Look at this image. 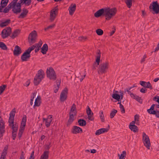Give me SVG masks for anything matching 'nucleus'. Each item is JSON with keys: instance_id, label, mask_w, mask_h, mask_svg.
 <instances>
[{"instance_id": "f257e3e1", "label": "nucleus", "mask_w": 159, "mask_h": 159, "mask_svg": "<svg viewBox=\"0 0 159 159\" xmlns=\"http://www.w3.org/2000/svg\"><path fill=\"white\" fill-rule=\"evenodd\" d=\"M94 16L97 18L104 16L106 20H109V7L102 8L98 10L94 13Z\"/></svg>"}, {"instance_id": "f03ea898", "label": "nucleus", "mask_w": 159, "mask_h": 159, "mask_svg": "<svg viewBox=\"0 0 159 159\" xmlns=\"http://www.w3.org/2000/svg\"><path fill=\"white\" fill-rule=\"evenodd\" d=\"M77 113L76 107L75 104H72L71 107L70 111L69 113V117L68 120L66 125L67 127H69L72 123L74 120V116L76 115Z\"/></svg>"}, {"instance_id": "7ed1b4c3", "label": "nucleus", "mask_w": 159, "mask_h": 159, "mask_svg": "<svg viewBox=\"0 0 159 159\" xmlns=\"http://www.w3.org/2000/svg\"><path fill=\"white\" fill-rule=\"evenodd\" d=\"M109 63L108 62H103L99 65L98 69V72L99 74L102 75L106 73L108 70Z\"/></svg>"}, {"instance_id": "20e7f679", "label": "nucleus", "mask_w": 159, "mask_h": 159, "mask_svg": "<svg viewBox=\"0 0 159 159\" xmlns=\"http://www.w3.org/2000/svg\"><path fill=\"white\" fill-rule=\"evenodd\" d=\"M26 116L24 115L22 117L21 120V123L20 126V129L19 130V132L18 134V136L19 139L22 136L23 133L25 129V127L26 125Z\"/></svg>"}, {"instance_id": "39448f33", "label": "nucleus", "mask_w": 159, "mask_h": 159, "mask_svg": "<svg viewBox=\"0 0 159 159\" xmlns=\"http://www.w3.org/2000/svg\"><path fill=\"white\" fill-rule=\"evenodd\" d=\"M37 34L35 30H33L29 34L28 37V42L30 45H32L36 41Z\"/></svg>"}, {"instance_id": "423d86ee", "label": "nucleus", "mask_w": 159, "mask_h": 159, "mask_svg": "<svg viewBox=\"0 0 159 159\" xmlns=\"http://www.w3.org/2000/svg\"><path fill=\"white\" fill-rule=\"evenodd\" d=\"M47 77L50 79L55 80L57 79L55 72L52 67L47 68L46 71Z\"/></svg>"}, {"instance_id": "0eeeda50", "label": "nucleus", "mask_w": 159, "mask_h": 159, "mask_svg": "<svg viewBox=\"0 0 159 159\" xmlns=\"http://www.w3.org/2000/svg\"><path fill=\"white\" fill-rule=\"evenodd\" d=\"M143 142L144 146L148 149H150L151 146L150 139L149 137L144 132L143 133Z\"/></svg>"}, {"instance_id": "6e6552de", "label": "nucleus", "mask_w": 159, "mask_h": 159, "mask_svg": "<svg viewBox=\"0 0 159 159\" xmlns=\"http://www.w3.org/2000/svg\"><path fill=\"white\" fill-rule=\"evenodd\" d=\"M97 56H96V61L92 66L93 70H95L96 69L99 65L101 57V52L99 50H98L97 51Z\"/></svg>"}, {"instance_id": "1a4fd4ad", "label": "nucleus", "mask_w": 159, "mask_h": 159, "mask_svg": "<svg viewBox=\"0 0 159 159\" xmlns=\"http://www.w3.org/2000/svg\"><path fill=\"white\" fill-rule=\"evenodd\" d=\"M149 8L150 10L152 9L154 11L152 13L157 14L159 13V4L157 1L153 2L151 4Z\"/></svg>"}, {"instance_id": "9d476101", "label": "nucleus", "mask_w": 159, "mask_h": 159, "mask_svg": "<svg viewBox=\"0 0 159 159\" xmlns=\"http://www.w3.org/2000/svg\"><path fill=\"white\" fill-rule=\"evenodd\" d=\"M11 32V28L10 27H7L4 29L1 32V35L2 38L4 39L10 36Z\"/></svg>"}, {"instance_id": "9b49d317", "label": "nucleus", "mask_w": 159, "mask_h": 159, "mask_svg": "<svg viewBox=\"0 0 159 159\" xmlns=\"http://www.w3.org/2000/svg\"><path fill=\"white\" fill-rule=\"evenodd\" d=\"M58 10L57 7H56L50 11L49 19L50 22H52L56 18Z\"/></svg>"}, {"instance_id": "f8f14e48", "label": "nucleus", "mask_w": 159, "mask_h": 159, "mask_svg": "<svg viewBox=\"0 0 159 159\" xmlns=\"http://www.w3.org/2000/svg\"><path fill=\"white\" fill-rule=\"evenodd\" d=\"M68 93V89L66 87L62 91L60 94V100L61 102H63L66 100Z\"/></svg>"}, {"instance_id": "ddd939ff", "label": "nucleus", "mask_w": 159, "mask_h": 159, "mask_svg": "<svg viewBox=\"0 0 159 159\" xmlns=\"http://www.w3.org/2000/svg\"><path fill=\"white\" fill-rule=\"evenodd\" d=\"M155 105L153 104L150 108L147 110L148 113L150 114L155 115L157 118H159V111H156L154 110Z\"/></svg>"}, {"instance_id": "4468645a", "label": "nucleus", "mask_w": 159, "mask_h": 159, "mask_svg": "<svg viewBox=\"0 0 159 159\" xmlns=\"http://www.w3.org/2000/svg\"><path fill=\"white\" fill-rule=\"evenodd\" d=\"M8 122L9 123V126L12 130V131L17 132L18 124L17 123H14V121H8Z\"/></svg>"}, {"instance_id": "2eb2a0df", "label": "nucleus", "mask_w": 159, "mask_h": 159, "mask_svg": "<svg viewBox=\"0 0 159 159\" xmlns=\"http://www.w3.org/2000/svg\"><path fill=\"white\" fill-rule=\"evenodd\" d=\"M21 4L19 2L17 3L16 4L15 8L12 9V11L14 13L17 14L21 12Z\"/></svg>"}, {"instance_id": "dca6fc26", "label": "nucleus", "mask_w": 159, "mask_h": 159, "mask_svg": "<svg viewBox=\"0 0 159 159\" xmlns=\"http://www.w3.org/2000/svg\"><path fill=\"white\" fill-rule=\"evenodd\" d=\"M30 57V54L26 50L21 55V59L22 61H27L29 59Z\"/></svg>"}, {"instance_id": "f3484780", "label": "nucleus", "mask_w": 159, "mask_h": 159, "mask_svg": "<svg viewBox=\"0 0 159 159\" xmlns=\"http://www.w3.org/2000/svg\"><path fill=\"white\" fill-rule=\"evenodd\" d=\"M71 132L73 134L81 133L83 132V130L82 128L79 127L74 126L72 128Z\"/></svg>"}, {"instance_id": "a211bd4d", "label": "nucleus", "mask_w": 159, "mask_h": 159, "mask_svg": "<svg viewBox=\"0 0 159 159\" xmlns=\"http://www.w3.org/2000/svg\"><path fill=\"white\" fill-rule=\"evenodd\" d=\"M52 115H50L47 118H43V121L45 120V125L47 127H48L50 126L52 120Z\"/></svg>"}, {"instance_id": "6ab92c4d", "label": "nucleus", "mask_w": 159, "mask_h": 159, "mask_svg": "<svg viewBox=\"0 0 159 159\" xmlns=\"http://www.w3.org/2000/svg\"><path fill=\"white\" fill-rule=\"evenodd\" d=\"M76 9V5L75 4L72 3L69 7L68 10L69 12V14L70 15H72Z\"/></svg>"}, {"instance_id": "aec40b11", "label": "nucleus", "mask_w": 159, "mask_h": 159, "mask_svg": "<svg viewBox=\"0 0 159 159\" xmlns=\"http://www.w3.org/2000/svg\"><path fill=\"white\" fill-rule=\"evenodd\" d=\"M5 123L2 117L0 116V133L3 134L5 133Z\"/></svg>"}, {"instance_id": "412c9836", "label": "nucleus", "mask_w": 159, "mask_h": 159, "mask_svg": "<svg viewBox=\"0 0 159 159\" xmlns=\"http://www.w3.org/2000/svg\"><path fill=\"white\" fill-rule=\"evenodd\" d=\"M44 75L45 74L43 70L42 69H40L38 71L37 73L36 74L35 77L38 79H41V80H42L44 78Z\"/></svg>"}, {"instance_id": "4be33fe9", "label": "nucleus", "mask_w": 159, "mask_h": 159, "mask_svg": "<svg viewBox=\"0 0 159 159\" xmlns=\"http://www.w3.org/2000/svg\"><path fill=\"white\" fill-rule=\"evenodd\" d=\"M21 53L20 48L18 45L15 46L13 51V54L15 56H18Z\"/></svg>"}, {"instance_id": "5701e85b", "label": "nucleus", "mask_w": 159, "mask_h": 159, "mask_svg": "<svg viewBox=\"0 0 159 159\" xmlns=\"http://www.w3.org/2000/svg\"><path fill=\"white\" fill-rule=\"evenodd\" d=\"M9 0H2L0 2V12H2L3 8L5 7L7 5Z\"/></svg>"}, {"instance_id": "b1692460", "label": "nucleus", "mask_w": 159, "mask_h": 159, "mask_svg": "<svg viewBox=\"0 0 159 159\" xmlns=\"http://www.w3.org/2000/svg\"><path fill=\"white\" fill-rule=\"evenodd\" d=\"M16 112V109L15 108H14L11 111L10 113V116L9 117L8 121H14V118Z\"/></svg>"}, {"instance_id": "393cba45", "label": "nucleus", "mask_w": 159, "mask_h": 159, "mask_svg": "<svg viewBox=\"0 0 159 159\" xmlns=\"http://www.w3.org/2000/svg\"><path fill=\"white\" fill-rule=\"evenodd\" d=\"M28 11L25 8L22 9V12L21 13L20 15L18 16L19 18H23L25 17L28 13Z\"/></svg>"}, {"instance_id": "a878e982", "label": "nucleus", "mask_w": 159, "mask_h": 159, "mask_svg": "<svg viewBox=\"0 0 159 159\" xmlns=\"http://www.w3.org/2000/svg\"><path fill=\"white\" fill-rule=\"evenodd\" d=\"M109 129L106 128H101L97 130L95 132V134L96 135H99L100 134L106 132L108 131Z\"/></svg>"}, {"instance_id": "bb28decb", "label": "nucleus", "mask_w": 159, "mask_h": 159, "mask_svg": "<svg viewBox=\"0 0 159 159\" xmlns=\"http://www.w3.org/2000/svg\"><path fill=\"white\" fill-rule=\"evenodd\" d=\"M48 50V47L46 43L44 44L41 49V52L43 54H45Z\"/></svg>"}, {"instance_id": "cd10ccee", "label": "nucleus", "mask_w": 159, "mask_h": 159, "mask_svg": "<svg viewBox=\"0 0 159 159\" xmlns=\"http://www.w3.org/2000/svg\"><path fill=\"white\" fill-rule=\"evenodd\" d=\"M117 12V9L116 7H113L110 9V19L111 18L115 16Z\"/></svg>"}, {"instance_id": "c85d7f7f", "label": "nucleus", "mask_w": 159, "mask_h": 159, "mask_svg": "<svg viewBox=\"0 0 159 159\" xmlns=\"http://www.w3.org/2000/svg\"><path fill=\"white\" fill-rule=\"evenodd\" d=\"M49 151H45L41 156L40 159H48Z\"/></svg>"}, {"instance_id": "c756f323", "label": "nucleus", "mask_w": 159, "mask_h": 159, "mask_svg": "<svg viewBox=\"0 0 159 159\" xmlns=\"http://www.w3.org/2000/svg\"><path fill=\"white\" fill-rule=\"evenodd\" d=\"M20 30L19 29L15 30L11 36V38L13 39L17 37L18 35L20 33Z\"/></svg>"}, {"instance_id": "7c9ffc66", "label": "nucleus", "mask_w": 159, "mask_h": 159, "mask_svg": "<svg viewBox=\"0 0 159 159\" xmlns=\"http://www.w3.org/2000/svg\"><path fill=\"white\" fill-rule=\"evenodd\" d=\"M11 20L10 19H7L5 21L1 23L0 24V26L1 27H4L10 23Z\"/></svg>"}, {"instance_id": "2f4dec72", "label": "nucleus", "mask_w": 159, "mask_h": 159, "mask_svg": "<svg viewBox=\"0 0 159 159\" xmlns=\"http://www.w3.org/2000/svg\"><path fill=\"white\" fill-rule=\"evenodd\" d=\"M129 127L131 131L134 133L138 131V127L135 125H129Z\"/></svg>"}, {"instance_id": "473e14b6", "label": "nucleus", "mask_w": 159, "mask_h": 159, "mask_svg": "<svg viewBox=\"0 0 159 159\" xmlns=\"http://www.w3.org/2000/svg\"><path fill=\"white\" fill-rule=\"evenodd\" d=\"M78 123L80 126H85L86 124V121L83 119H80L78 120Z\"/></svg>"}, {"instance_id": "72a5a7b5", "label": "nucleus", "mask_w": 159, "mask_h": 159, "mask_svg": "<svg viewBox=\"0 0 159 159\" xmlns=\"http://www.w3.org/2000/svg\"><path fill=\"white\" fill-rule=\"evenodd\" d=\"M40 100V98L39 97H38L35 100L34 107H38L40 105V103L39 102Z\"/></svg>"}, {"instance_id": "f704fd0d", "label": "nucleus", "mask_w": 159, "mask_h": 159, "mask_svg": "<svg viewBox=\"0 0 159 159\" xmlns=\"http://www.w3.org/2000/svg\"><path fill=\"white\" fill-rule=\"evenodd\" d=\"M126 155V151H124L122 152V153L120 155L118 154V156L119 157V159H125Z\"/></svg>"}, {"instance_id": "c9c22d12", "label": "nucleus", "mask_w": 159, "mask_h": 159, "mask_svg": "<svg viewBox=\"0 0 159 159\" xmlns=\"http://www.w3.org/2000/svg\"><path fill=\"white\" fill-rule=\"evenodd\" d=\"M112 97L113 98L116 100L118 102L120 101V96L119 94L115 93H113L112 94Z\"/></svg>"}, {"instance_id": "e433bc0d", "label": "nucleus", "mask_w": 159, "mask_h": 159, "mask_svg": "<svg viewBox=\"0 0 159 159\" xmlns=\"http://www.w3.org/2000/svg\"><path fill=\"white\" fill-rule=\"evenodd\" d=\"M41 81L42 80H41V79H38L35 77L34 80V85L35 86L38 85Z\"/></svg>"}, {"instance_id": "4c0bfd02", "label": "nucleus", "mask_w": 159, "mask_h": 159, "mask_svg": "<svg viewBox=\"0 0 159 159\" xmlns=\"http://www.w3.org/2000/svg\"><path fill=\"white\" fill-rule=\"evenodd\" d=\"M134 1V0H126L125 1V3L127 6L130 8L132 5V2Z\"/></svg>"}, {"instance_id": "58836bf2", "label": "nucleus", "mask_w": 159, "mask_h": 159, "mask_svg": "<svg viewBox=\"0 0 159 159\" xmlns=\"http://www.w3.org/2000/svg\"><path fill=\"white\" fill-rule=\"evenodd\" d=\"M61 80L58 82V83L57 82V85L54 87L55 89H54V92L56 93L58 91L60 85Z\"/></svg>"}, {"instance_id": "ea45409f", "label": "nucleus", "mask_w": 159, "mask_h": 159, "mask_svg": "<svg viewBox=\"0 0 159 159\" xmlns=\"http://www.w3.org/2000/svg\"><path fill=\"white\" fill-rule=\"evenodd\" d=\"M0 48L3 50H7V48L5 44L2 42H0Z\"/></svg>"}, {"instance_id": "a19ab883", "label": "nucleus", "mask_w": 159, "mask_h": 159, "mask_svg": "<svg viewBox=\"0 0 159 159\" xmlns=\"http://www.w3.org/2000/svg\"><path fill=\"white\" fill-rule=\"evenodd\" d=\"M130 96L132 98L135 99L137 101L139 102L140 100V98L136 95H134L133 93L131 94Z\"/></svg>"}, {"instance_id": "79ce46f5", "label": "nucleus", "mask_w": 159, "mask_h": 159, "mask_svg": "<svg viewBox=\"0 0 159 159\" xmlns=\"http://www.w3.org/2000/svg\"><path fill=\"white\" fill-rule=\"evenodd\" d=\"M6 85H2L0 86V95L4 92L5 89L7 87Z\"/></svg>"}, {"instance_id": "37998d69", "label": "nucleus", "mask_w": 159, "mask_h": 159, "mask_svg": "<svg viewBox=\"0 0 159 159\" xmlns=\"http://www.w3.org/2000/svg\"><path fill=\"white\" fill-rule=\"evenodd\" d=\"M36 45L37 43L35 45H32L31 47H30L29 48H28V49H27L26 50L27 51H28L29 52L30 54V53L31 52V51L33 50L36 47Z\"/></svg>"}, {"instance_id": "c03bdc74", "label": "nucleus", "mask_w": 159, "mask_h": 159, "mask_svg": "<svg viewBox=\"0 0 159 159\" xmlns=\"http://www.w3.org/2000/svg\"><path fill=\"white\" fill-rule=\"evenodd\" d=\"M36 45L37 43L35 45H32L31 47H30L29 48H28V49H27L26 50L27 51H28L29 52L30 54V53L31 52V51L33 50L36 47Z\"/></svg>"}, {"instance_id": "a18cd8bd", "label": "nucleus", "mask_w": 159, "mask_h": 159, "mask_svg": "<svg viewBox=\"0 0 159 159\" xmlns=\"http://www.w3.org/2000/svg\"><path fill=\"white\" fill-rule=\"evenodd\" d=\"M36 45L37 43L35 45H32L31 47H30L29 48H28V49H27L26 50L27 51H28L29 52L30 54V53L31 52V51L33 50L36 47Z\"/></svg>"}, {"instance_id": "49530a36", "label": "nucleus", "mask_w": 159, "mask_h": 159, "mask_svg": "<svg viewBox=\"0 0 159 159\" xmlns=\"http://www.w3.org/2000/svg\"><path fill=\"white\" fill-rule=\"evenodd\" d=\"M117 112V111L116 110L114 109H113L112 111L111 112L110 114V117L111 118H113L116 115V114Z\"/></svg>"}, {"instance_id": "de8ad7c7", "label": "nucleus", "mask_w": 159, "mask_h": 159, "mask_svg": "<svg viewBox=\"0 0 159 159\" xmlns=\"http://www.w3.org/2000/svg\"><path fill=\"white\" fill-rule=\"evenodd\" d=\"M88 115V118L89 120L93 121L94 120V118L93 117V114L92 113L91 114H87Z\"/></svg>"}, {"instance_id": "09e8293b", "label": "nucleus", "mask_w": 159, "mask_h": 159, "mask_svg": "<svg viewBox=\"0 0 159 159\" xmlns=\"http://www.w3.org/2000/svg\"><path fill=\"white\" fill-rule=\"evenodd\" d=\"M88 115V118L89 120L93 121L94 120V118L93 117V114L92 113L91 114H87Z\"/></svg>"}, {"instance_id": "8fccbe9b", "label": "nucleus", "mask_w": 159, "mask_h": 159, "mask_svg": "<svg viewBox=\"0 0 159 159\" xmlns=\"http://www.w3.org/2000/svg\"><path fill=\"white\" fill-rule=\"evenodd\" d=\"M88 115V118L89 120L93 121L94 120V118L93 117V114L92 113L91 114H87Z\"/></svg>"}, {"instance_id": "3c124183", "label": "nucleus", "mask_w": 159, "mask_h": 159, "mask_svg": "<svg viewBox=\"0 0 159 159\" xmlns=\"http://www.w3.org/2000/svg\"><path fill=\"white\" fill-rule=\"evenodd\" d=\"M96 32L98 35H102L103 33V31L100 29H97L96 31Z\"/></svg>"}, {"instance_id": "603ef678", "label": "nucleus", "mask_w": 159, "mask_h": 159, "mask_svg": "<svg viewBox=\"0 0 159 159\" xmlns=\"http://www.w3.org/2000/svg\"><path fill=\"white\" fill-rule=\"evenodd\" d=\"M100 117L101 119V121L102 122H103L104 121V117L103 114V111H101L100 112Z\"/></svg>"}, {"instance_id": "864d4df0", "label": "nucleus", "mask_w": 159, "mask_h": 159, "mask_svg": "<svg viewBox=\"0 0 159 159\" xmlns=\"http://www.w3.org/2000/svg\"><path fill=\"white\" fill-rule=\"evenodd\" d=\"M87 39V38L86 36H81L79 37L78 38L79 40L81 41H86Z\"/></svg>"}, {"instance_id": "5fc2aeb1", "label": "nucleus", "mask_w": 159, "mask_h": 159, "mask_svg": "<svg viewBox=\"0 0 159 159\" xmlns=\"http://www.w3.org/2000/svg\"><path fill=\"white\" fill-rule=\"evenodd\" d=\"M145 87L149 89H153L152 86L149 82H146Z\"/></svg>"}, {"instance_id": "6e6d98bb", "label": "nucleus", "mask_w": 159, "mask_h": 159, "mask_svg": "<svg viewBox=\"0 0 159 159\" xmlns=\"http://www.w3.org/2000/svg\"><path fill=\"white\" fill-rule=\"evenodd\" d=\"M31 2V0H24V4L26 6H29Z\"/></svg>"}, {"instance_id": "4d7b16f0", "label": "nucleus", "mask_w": 159, "mask_h": 159, "mask_svg": "<svg viewBox=\"0 0 159 159\" xmlns=\"http://www.w3.org/2000/svg\"><path fill=\"white\" fill-rule=\"evenodd\" d=\"M42 44V41L41 40H40L39 43L37 44L36 48H41Z\"/></svg>"}, {"instance_id": "13d9d810", "label": "nucleus", "mask_w": 159, "mask_h": 159, "mask_svg": "<svg viewBox=\"0 0 159 159\" xmlns=\"http://www.w3.org/2000/svg\"><path fill=\"white\" fill-rule=\"evenodd\" d=\"M8 5L10 6V7H11L12 9H13L14 8H15L16 4L12 1L10 4Z\"/></svg>"}, {"instance_id": "bf43d9fd", "label": "nucleus", "mask_w": 159, "mask_h": 159, "mask_svg": "<svg viewBox=\"0 0 159 159\" xmlns=\"http://www.w3.org/2000/svg\"><path fill=\"white\" fill-rule=\"evenodd\" d=\"M55 25L54 24H53L52 25L48 26V27L44 29V30L45 31H46L49 29H52V28H53Z\"/></svg>"}, {"instance_id": "052dcab7", "label": "nucleus", "mask_w": 159, "mask_h": 159, "mask_svg": "<svg viewBox=\"0 0 159 159\" xmlns=\"http://www.w3.org/2000/svg\"><path fill=\"white\" fill-rule=\"evenodd\" d=\"M116 30V27L113 26V27L112 28V31L110 33V36L114 34Z\"/></svg>"}, {"instance_id": "680f3d73", "label": "nucleus", "mask_w": 159, "mask_h": 159, "mask_svg": "<svg viewBox=\"0 0 159 159\" xmlns=\"http://www.w3.org/2000/svg\"><path fill=\"white\" fill-rule=\"evenodd\" d=\"M153 101H155L159 104V96H155L153 98Z\"/></svg>"}, {"instance_id": "e2e57ef3", "label": "nucleus", "mask_w": 159, "mask_h": 159, "mask_svg": "<svg viewBox=\"0 0 159 159\" xmlns=\"http://www.w3.org/2000/svg\"><path fill=\"white\" fill-rule=\"evenodd\" d=\"M120 108L121 113H124L125 112V110L123 106L122 105H120Z\"/></svg>"}, {"instance_id": "0e129e2a", "label": "nucleus", "mask_w": 159, "mask_h": 159, "mask_svg": "<svg viewBox=\"0 0 159 159\" xmlns=\"http://www.w3.org/2000/svg\"><path fill=\"white\" fill-rule=\"evenodd\" d=\"M17 132L12 131V139L13 140H15L16 138Z\"/></svg>"}, {"instance_id": "69168bd1", "label": "nucleus", "mask_w": 159, "mask_h": 159, "mask_svg": "<svg viewBox=\"0 0 159 159\" xmlns=\"http://www.w3.org/2000/svg\"><path fill=\"white\" fill-rule=\"evenodd\" d=\"M87 107L88 109L86 110L87 114H89L92 113V112L91 110L90 109L89 107L88 106Z\"/></svg>"}, {"instance_id": "338daca9", "label": "nucleus", "mask_w": 159, "mask_h": 159, "mask_svg": "<svg viewBox=\"0 0 159 159\" xmlns=\"http://www.w3.org/2000/svg\"><path fill=\"white\" fill-rule=\"evenodd\" d=\"M146 82L144 81H140V84L142 86L145 87L146 84Z\"/></svg>"}, {"instance_id": "774afa93", "label": "nucleus", "mask_w": 159, "mask_h": 159, "mask_svg": "<svg viewBox=\"0 0 159 159\" xmlns=\"http://www.w3.org/2000/svg\"><path fill=\"white\" fill-rule=\"evenodd\" d=\"M34 152L33 151L30 156V157L29 159H34Z\"/></svg>"}]
</instances>
